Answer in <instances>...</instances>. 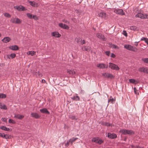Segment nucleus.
<instances>
[{
    "label": "nucleus",
    "instance_id": "1",
    "mask_svg": "<svg viewBox=\"0 0 148 148\" xmlns=\"http://www.w3.org/2000/svg\"><path fill=\"white\" fill-rule=\"evenodd\" d=\"M119 132L122 134L132 135L134 134V132L132 130L126 129L121 130Z\"/></svg>",
    "mask_w": 148,
    "mask_h": 148
},
{
    "label": "nucleus",
    "instance_id": "2",
    "mask_svg": "<svg viewBox=\"0 0 148 148\" xmlns=\"http://www.w3.org/2000/svg\"><path fill=\"white\" fill-rule=\"evenodd\" d=\"M76 70L75 69H68L67 70V73L71 77H75Z\"/></svg>",
    "mask_w": 148,
    "mask_h": 148
},
{
    "label": "nucleus",
    "instance_id": "3",
    "mask_svg": "<svg viewBox=\"0 0 148 148\" xmlns=\"http://www.w3.org/2000/svg\"><path fill=\"white\" fill-rule=\"evenodd\" d=\"M124 47L126 49L133 52H136L137 51V49L130 45H125L124 46Z\"/></svg>",
    "mask_w": 148,
    "mask_h": 148
},
{
    "label": "nucleus",
    "instance_id": "4",
    "mask_svg": "<svg viewBox=\"0 0 148 148\" xmlns=\"http://www.w3.org/2000/svg\"><path fill=\"white\" fill-rule=\"evenodd\" d=\"M10 21L12 23L16 24H20L22 22L21 20L19 18H14V17L12 18Z\"/></svg>",
    "mask_w": 148,
    "mask_h": 148
},
{
    "label": "nucleus",
    "instance_id": "5",
    "mask_svg": "<svg viewBox=\"0 0 148 148\" xmlns=\"http://www.w3.org/2000/svg\"><path fill=\"white\" fill-rule=\"evenodd\" d=\"M109 64V67L111 69L116 70H119V68L118 66L114 63L110 62Z\"/></svg>",
    "mask_w": 148,
    "mask_h": 148
},
{
    "label": "nucleus",
    "instance_id": "6",
    "mask_svg": "<svg viewBox=\"0 0 148 148\" xmlns=\"http://www.w3.org/2000/svg\"><path fill=\"white\" fill-rule=\"evenodd\" d=\"M102 75L105 77L110 79L114 78V76L112 74L110 73H104L102 74Z\"/></svg>",
    "mask_w": 148,
    "mask_h": 148
},
{
    "label": "nucleus",
    "instance_id": "7",
    "mask_svg": "<svg viewBox=\"0 0 148 148\" xmlns=\"http://www.w3.org/2000/svg\"><path fill=\"white\" fill-rule=\"evenodd\" d=\"M97 66V67L101 69L107 68L108 67V65H106L105 64L103 63H100L98 64Z\"/></svg>",
    "mask_w": 148,
    "mask_h": 148
},
{
    "label": "nucleus",
    "instance_id": "8",
    "mask_svg": "<svg viewBox=\"0 0 148 148\" xmlns=\"http://www.w3.org/2000/svg\"><path fill=\"white\" fill-rule=\"evenodd\" d=\"M92 141L93 142L98 143L100 144H101L103 142V141L101 139L97 138H93L92 139Z\"/></svg>",
    "mask_w": 148,
    "mask_h": 148
},
{
    "label": "nucleus",
    "instance_id": "9",
    "mask_svg": "<svg viewBox=\"0 0 148 148\" xmlns=\"http://www.w3.org/2000/svg\"><path fill=\"white\" fill-rule=\"evenodd\" d=\"M114 12L117 14H120L121 15H125V13L123 12V10L121 9H115L114 10Z\"/></svg>",
    "mask_w": 148,
    "mask_h": 148
},
{
    "label": "nucleus",
    "instance_id": "10",
    "mask_svg": "<svg viewBox=\"0 0 148 148\" xmlns=\"http://www.w3.org/2000/svg\"><path fill=\"white\" fill-rule=\"evenodd\" d=\"M14 8L19 11H25L26 10L24 7L22 5L14 6Z\"/></svg>",
    "mask_w": 148,
    "mask_h": 148
},
{
    "label": "nucleus",
    "instance_id": "11",
    "mask_svg": "<svg viewBox=\"0 0 148 148\" xmlns=\"http://www.w3.org/2000/svg\"><path fill=\"white\" fill-rule=\"evenodd\" d=\"M99 16L102 18H107V16L104 12H100L98 14Z\"/></svg>",
    "mask_w": 148,
    "mask_h": 148
},
{
    "label": "nucleus",
    "instance_id": "12",
    "mask_svg": "<svg viewBox=\"0 0 148 148\" xmlns=\"http://www.w3.org/2000/svg\"><path fill=\"white\" fill-rule=\"evenodd\" d=\"M138 70L140 72L148 73V69L147 67H140L139 68Z\"/></svg>",
    "mask_w": 148,
    "mask_h": 148
},
{
    "label": "nucleus",
    "instance_id": "13",
    "mask_svg": "<svg viewBox=\"0 0 148 148\" xmlns=\"http://www.w3.org/2000/svg\"><path fill=\"white\" fill-rule=\"evenodd\" d=\"M107 136L109 138L111 139L116 138L117 137L116 134L113 133L111 134L110 133H108V134Z\"/></svg>",
    "mask_w": 148,
    "mask_h": 148
},
{
    "label": "nucleus",
    "instance_id": "14",
    "mask_svg": "<svg viewBox=\"0 0 148 148\" xmlns=\"http://www.w3.org/2000/svg\"><path fill=\"white\" fill-rule=\"evenodd\" d=\"M59 26L60 27L64 29H68L69 28L68 26L62 23H60Z\"/></svg>",
    "mask_w": 148,
    "mask_h": 148
},
{
    "label": "nucleus",
    "instance_id": "15",
    "mask_svg": "<svg viewBox=\"0 0 148 148\" xmlns=\"http://www.w3.org/2000/svg\"><path fill=\"white\" fill-rule=\"evenodd\" d=\"M14 117L15 118H16L19 119H23L24 117L23 115H21L18 114H14Z\"/></svg>",
    "mask_w": 148,
    "mask_h": 148
},
{
    "label": "nucleus",
    "instance_id": "16",
    "mask_svg": "<svg viewBox=\"0 0 148 148\" xmlns=\"http://www.w3.org/2000/svg\"><path fill=\"white\" fill-rule=\"evenodd\" d=\"M96 36L98 38L100 39H101L105 41L106 40V38L104 37V36L102 35L101 34L97 33L96 34Z\"/></svg>",
    "mask_w": 148,
    "mask_h": 148
},
{
    "label": "nucleus",
    "instance_id": "17",
    "mask_svg": "<svg viewBox=\"0 0 148 148\" xmlns=\"http://www.w3.org/2000/svg\"><path fill=\"white\" fill-rule=\"evenodd\" d=\"M32 117L36 119H38L40 117V116L36 113H32L31 114Z\"/></svg>",
    "mask_w": 148,
    "mask_h": 148
},
{
    "label": "nucleus",
    "instance_id": "18",
    "mask_svg": "<svg viewBox=\"0 0 148 148\" xmlns=\"http://www.w3.org/2000/svg\"><path fill=\"white\" fill-rule=\"evenodd\" d=\"M40 111L42 113H46L47 114H49L50 113L49 111L45 108H44L42 109H40Z\"/></svg>",
    "mask_w": 148,
    "mask_h": 148
},
{
    "label": "nucleus",
    "instance_id": "19",
    "mask_svg": "<svg viewBox=\"0 0 148 148\" xmlns=\"http://www.w3.org/2000/svg\"><path fill=\"white\" fill-rule=\"evenodd\" d=\"M51 34L53 36L56 37H60L61 36V35L57 32H53Z\"/></svg>",
    "mask_w": 148,
    "mask_h": 148
},
{
    "label": "nucleus",
    "instance_id": "20",
    "mask_svg": "<svg viewBox=\"0 0 148 148\" xmlns=\"http://www.w3.org/2000/svg\"><path fill=\"white\" fill-rule=\"evenodd\" d=\"M11 39L8 37H5L2 40V41L4 43H6L9 42Z\"/></svg>",
    "mask_w": 148,
    "mask_h": 148
},
{
    "label": "nucleus",
    "instance_id": "21",
    "mask_svg": "<svg viewBox=\"0 0 148 148\" xmlns=\"http://www.w3.org/2000/svg\"><path fill=\"white\" fill-rule=\"evenodd\" d=\"M16 56V55L15 53H13L10 54V55H7V57L8 58L10 59L11 58V59H13Z\"/></svg>",
    "mask_w": 148,
    "mask_h": 148
},
{
    "label": "nucleus",
    "instance_id": "22",
    "mask_svg": "<svg viewBox=\"0 0 148 148\" xmlns=\"http://www.w3.org/2000/svg\"><path fill=\"white\" fill-rule=\"evenodd\" d=\"M9 48L13 50H17L18 49V47L17 45L11 46Z\"/></svg>",
    "mask_w": 148,
    "mask_h": 148
},
{
    "label": "nucleus",
    "instance_id": "23",
    "mask_svg": "<svg viewBox=\"0 0 148 148\" xmlns=\"http://www.w3.org/2000/svg\"><path fill=\"white\" fill-rule=\"evenodd\" d=\"M29 3L32 6L37 7L38 6V4L37 3H36L34 1H30Z\"/></svg>",
    "mask_w": 148,
    "mask_h": 148
},
{
    "label": "nucleus",
    "instance_id": "24",
    "mask_svg": "<svg viewBox=\"0 0 148 148\" xmlns=\"http://www.w3.org/2000/svg\"><path fill=\"white\" fill-rule=\"evenodd\" d=\"M90 48L89 46L83 47H82V49L83 51H89L90 50Z\"/></svg>",
    "mask_w": 148,
    "mask_h": 148
},
{
    "label": "nucleus",
    "instance_id": "25",
    "mask_svg": "<svg viewBox=\"0 0 148 148\" xmlns=\"http://www.w3.org/2000/svg\"><path fill=\"white\" fill-rule=\"evenodd\" d=\"M36 52L34 51H29L27 53V55H30L31 56H33L36 55Z\"/></svg>",
    "mask_w": 148,
    "mask_h": 148
},
{
    "label": "nucleus",
    "instance_id": "26",
    "mask_svg": "<svg viewBox=\"0 0 148 148\" xmlns=\"http://www.w3.org/2000/svg\"><path fill=\"white\" fill-rule=\"evenodd\" d=\"M0 129L2 130L7 131H10L11 130L9 128L6 127L4 126H2L0 127Z\"/></svg>",
    "mask_w": 148,
    "mask_h": 148
},
{
    "label": "nucleus",
    "instance_id": "27",
    "mask_svg": "<svg viewBox=\"0 0 148 148\" xmlns=\"http://www.w3.org/2000/svg\"><path fill=\"white\" fill-rule=\"evenodd\" d=\"M143 14L141 13H138L135 16L136 18H140L141 19H143Z\"/></svg>",
    "mask_w": 148,
    "mask_h": 148
},
{
    "label": "nucleus",
    "instance_id": "28",
    "mask_svg": "<svg viewBox=\"0 0 148 148\" xmlns=\"http://www.w3.org/2000/svg\"><path fill=\"white\" fill-rule=\"evenodd\" d=\"M0 108L1 109L6 110L7 109V107L4 104L0 103Z\"/></svg>",
    "mask_w": 148,
    "mask_h": 148
},
{
    "label": "nucleus",
    "instance_id": "29",
    "mask_svg": "<svg viewBox=\"0 0 148 148\" xmlns=\"http://www.w3.org/2000/svg\"><path fill=\"white\" fill-rule=\"evenodd\" d=\"M130 29L131 30L134 31H138L139 29L138 28L135 26H132L130 27Z\"/></svg>",
    "mask_w": 148,
    "mask_h": 148
},
{
    "label": "nucleus",
    "instance_id": "30",
    "mask_svg": "<svg viewBox=\"0 0 148 148\" xmlns=\"http://www.w3.org/2000/svg\"><path fill=\"white\" fill-rule=\"evenodd\" d=\"M141 41H144L147 45H148V38L143 37L141 39Z\"/></svg>",
    "mask_w": 148,
    "mask_h": 148
},
{
    "label": "nucleus",
    "instance_id": "31",
    "mask_svg": "<svg viewBox=\"0 0 148 148\" xmlns=\"http://www.w3.org/2000/svg\"><path fill=\"white\" fill-rule=\"evenodd\" d=\"M71 99L74 100L78 101L80 99L79 97L78 96H74L71 98Z\"/></svg>",
    "mask_w": 148,
    "mask_h": 148
},
{
    "label": "nucleus",
    "instance_id": "32",
    "mask_svg": "<svg viewBox=\"0 0 148 148\" xmlns=\"http://www.w3.org/2000/svg\"><path fill=\"white\" fill-rule=\"evenodd\" d=\"M77 139H78L77 138H73L69 140V142L71 143V144H72L73 142L75 141Z\"/></svg>",
    "mask_w": 148,
    "mask_h": 148
},
{
    "label": "nucleus",
    "instance_id": "33",
    "mask_svg": "<svg viewBox=\"0 0 148 148\" xmlns=\"http://www.w3.org/2000/svg\"><path fill=\"white\" fill-rule=\"evenodd\" d=\"M130 82L133 84H136L137 83V81L133 79H129Z\"/></svg>",
    "mask_w": 148,
    "mask_h": 148
},
{
    "label": "nucleus",
    "instance_id": "34",
    "mask_svg": "<svg viewBox=\"0 0 148 148\" xmlns=\"http://www.w3.org/2000/svg\"><path fill=\"white\" fill-rule=\"evenodd\" d=\"M110 46L111 48H112L116 49H119V47H118V46H117V45H115L111 44L110 45Z\"/></svg>",
    "mask_w": 148,
    "mask_h": 148
},
{
    "label": "nucleus",
    "instance_id": "35",
    "mask_svg": "<svg viewBox=\"0 0 148 148\" xmlns=\"http://www.w3.org/2000/svg\"><path fill=\"white\" fill-rule=\"evenodd\" d=\"M142 60L144 63L148 64V58H144L142 59Z\"/></svg>",
    "mask_w": 148,
    "mask_h": 148
},
{
    "label": "nucleus",
    "instance_id": "36",
    "mask_svg": "<svg viewBox=\"0 0 148 148\" xmlns=\"http://www.w3.org/2000/svg\"><path fill=\"white\" fill-rule=\"evenodd\" d=\"M10 137V136L8 134H3V138L5 139L9 138Z\"/></svg>",
    "mask_w": 148,
    "mask_h": 148
},
{
    "label": "nucleus",
    "instance_id": "37",
    "mask_svg": "<svg viewBox=\"0 0 148 148\" xmlns=\"http://www.w3.org/2000/svg\"><path fill=\"white\" fill-rule=\"evenodd\" d=\"M6 97V95L3 93H0V98H5Z\"/></svg>",
    "mask_w": 148,
    "mask_h": 148
},
{
    "label": "nucleus",
    "instance_id": "38",
    "mask_svg": "<svg viewBox=\"0 0 148 148\" xmlns=\"http://www.w3.org/2000/svg\"><path fill=\"white\" fill-rule=\"evenodd\" d=\"M4 16L8 18H10L11 17V15L9 13H5L4 14Z\"/></svg>",
    "mask_w": 148,
    "mask_h": 148
},
{
    "label": "nucleus",
    "instance_id": "39",
    "mask_svg": "<svg viewBox=\"0 0 148 148\" xmlns=\"http://www.w3.org/2000/svg\"><path fill=\"white\" fill-rule=\"evenodd\" d=\"M27 16L30 19H32V15L30 13H28L26 14Z\"/></svg>",
    "mask_w": 148,
    "mask_h": 148
},
{
    "label": "nucleus",
    "instance_id": "40",
    "mask_svg": "<svg viewBox=\"0 0 148 148\" xmlns=\"http://www.w3.org/2000/svg\"><path fill=\"white\" fill-rule=\"evenodd\" d=\"M9 122L10 123H12L13 124H15L16 123V122L14 120L11 119H9Z\"/></svg>",
    "mask_w": 148,
    "mask_h": 148
},
{
    "label": "nucleus",
    "instance_id": "41",
    "mask_svg": "<svg viewBox=\"0 0 148 148\" xmlns=\"http://www.w3.org/2000/svg\"><path fill=\"white\" fill-rule=\"evenodd\" d=\"M143 19H148V14H143Z\"/></svg>",
    "mask_w": 148,
    "mask_h": 148
},
{
    "label": "nucleus",
    "instance_id": "42",
    "mask_svg": "<svg viewBox=\"0 0 148 148\" xmlns=\"http://www.w3.org/2000/svg\"><path fill=\"white\" fill-rule=\"evenodd\" d=\"M75 41L77 42V43H79V42L81 41V39L79 37L76 38L75 39Z\"/></svg>",
    "mask_w": 148,
    "mask_h": 148
},
{
    "label": "nucleus",
    "instance_id": "43",
    "mask_svg": "<svg viewBox=\"0 0 148 148\" xmlns=\"http://www.w3.org/2000/svg\"><path fill=\"white\" fill-rule=\"evenodd\" d=\"M32 18L34 19L35 20H37L38 19V17L35 15H33V16H32Z\"/></svg>",
    "mask_w": 148,
    "mask_h": 148
},
{
    "label": "nucleus",
    "instance_id": "44",
    "mask_svg": "<svg viewBox=\"0 0 148 148\" xmlns=\"http://www.w3.org/2000/svg\"><path fill=\"white\" fill-rule=\"evenodd\" d=\"M114 101V99L113 98H112V99H109L108 101V102L109 103H112Z\"/></svg>",
    "mask_w": 148,
    "mask_h": 148
},
{
    "label": "nucleus",
    "instance_id": "45",
    "mask_svg": "<svg viewBox=\"0 0 148 148\" xmlns=\"http://www.w3.org/2000/svg\"><path fill=\"white\" fill-rule=\"evenodd\" d=\"M134 93L135 94H138V95L139 94L138 92H137V90L135 88H134Z\"/></svg>",
    "mask_w": 148,
    "mask_h": 148
},
{
    "label": "nucleus",
    "instance_id": "46",
    "mask_svg": "<svg viewBox=\"0 0 148 148\" xmlns=\"http://www.w3.org/2000/svg\"><path fill=\"white\" fill-rule=\"evenodd\" d=\"M62 21L67 24H69V22L66 19H64Z\"/></svg>",
    "mask_w": 148,
    "mask_h": 148
},
{
    "label": "nucleus",
    "instance_id": "47",
    "mask_svg": "<svg viewBox=\"0 0 148 148\" xmlns=\"http://www.w3.org/2000/svg\"><path fill=\"white\" fill-rule=\"evenodd\" d=\"M71 118L72 120H77V119L75 116H72L71 117Z\"/></svg>",
    "mask_w": 148,
    "mask_h": 148
},
{
    "label": "nucleus",
    "instance_id": "48",
    "mask_svg": "<svg viewBox=\"0 0 148 148\" xmlns=\"http://www.w3.org/2000/svg\"><path fill=\"white\" fill-rule=\"evenodd\" d=\"M1 120L3 121L6 123L7 122V119H6V118H2Z\"/></svg>",
    "mask_w": 148,
    "mask_h": 148
},
{
    "label": "nucleus",
    "instance_id": "49",
    "mask_svg": "<svg viewBox=\"0 0 148 148\" xmlns=\"http://www.w3.org/2000/svg\"><path fill=\"white\" fill-rule=\"evenodd\" d=\"M110 52L109 51H107L106 52V54L108 56H109Z\"/></svg>",
    "mask_w": 148,
    "mask_h": 148
},
{
    "label": "nucleus",
    "instance_id": "50",
    "mask_svg": "<svg viewBox=\"0 0 148 148\" xmlns=\"http://www.w3.org/2000/svg\"><path fill=\"white\" fill-rule=\"evenodd\" d=\"M38 76L39 77H41L42 76V74L41 73H40L38 72Z\"/></svg>",
    "mask_w": 148,
    "mask_h": 148
},
{
    "label": "nucleus",
    "instance_id": "51",
    "mask_svg": "<svg viewBox=\"0 0 148 148\" xmlns=\"http://www.w3.org/2000/svg\"><path fill=\"white\" fill-rule=\"evenodd\" d=\"M69 143H70V142H69V141H67V143L65 144V146H67V147L69 145Z\"/></svg>",
    "mask_w": 148,
    "mask_h": 148
},
{
    "label": "nucleus",
    "instance_id": "52",
    "mask_svg": "<svg viewBox=\"0 0 148 148\" xmlns=\"http://www.w3.org/2000/svg\"><path fill=\"white\" fill-rule=\"evenodd\" d=\"M123 34L124 36H127V33L125 31H124Z\"/></svg>",
    "mask_w": 148,
    "mask_h": 148
},
{
    "label": "nucleus",
    "instance_id": "53",
    "mask_svg": "<svg viewBox=\"0 0 148 148\" xmlns=\"http://www.w3.org/2000/svg\"><path fill=\"white\" fill-rule=\"evenodd\" d=\"M106 125L108 126H111L110 124L108 123H106Z\"/></svg>",
    "mask_w": 148,
    "mask_h": 148
},
{
    "label": "nucleus",
    "instance_id": "54",
    "mask_svg": "<svg viewBox=\"0 0 148 148\" xmlns=\"http://www.w3.org/2000/svg\"><path fill=\"white\" fill-rule=\"evenodd\" d=\"M111 57L112 58H115V55L113 53H112L111 54Z\"/></svg>",
    "mask_w": 148,
    "mask_h": 148
},
{
    "label": "nucleus",
    "instance_id": "55",
    "mask_svg": "<svg viewBox=\"0 0 148 148\" xmlns=\"http://www.w3.org/2000/svg\"><path fill=\"white\" fill-rule=\"evenodd\" d=\"M81 42L82 44H84L85 43V41L84 40H83L82 41L81 40Z\"/></svg>",
    "mask_w": 148,
    "mask_h": 148
},
{
    "label": "nucleus",
    "instance_id": "56",
    "mask_svg": "<svg viewBox=\"0 0 148 148\" xmlns=\"http://www.w3.org/2000/svg\"><path fill=\"white\" fill-rule=\"evenodd\" d=\"M4 134H2L1 133H0V136H1L2 137H3V135Z\"/></svg>",
    "mask_w": 148,
    "mask_h": 148
},
{
    "label": "nucleus",
    "instance_id": "57",
    "mask_svg": "<svg viewBox=\"0 0 148 148\" xmlns=\"http://www.w3.org/2000/svg\"><path fill=\"white\" fill-rule=\"evenodd\" d=\"M42 83H45L46 81L44 79H42Z\"/></svg>",
    "mask_w": 148,
    "mask_h": 148
},
{
    "label": "nucleus",
    "instance_id": "58",
    "mask_svg": "<svg viewBox=\"0 0 148 148\" xmlns=\"http://www.w3.org/2000/svg\"><path fill=\"white\" fill-rule=\"evenodd\" d=\"M135 45L136 46H137L138 45V42L135 43Z\"/></svg>",
    "mask_w": 148,
    "mask_h": 148
},
{
    "label": "nucleus",
    "instance_id": "59",
    "mask_svg": "<svg viewBox=\"0 0 148 148\" xmlns=\"http://www.w3.org/2000/svg\"><path fill=\"white\" fill-rule=\"evenodd\" d=\"M1 53V51H0V53Z\"/></svg>",
    "mask_w": 148,
    "mask_h": 148
}]
</instances>
